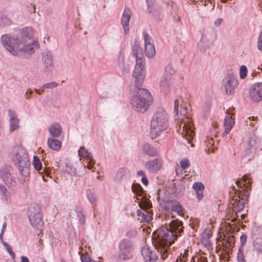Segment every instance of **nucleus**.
Returning <instances> with one entry per match:
<instances>
[{
	"label": "nucleus",
	"mask_w": 262,
	"mask_h": 262,
	"mask_svg": "<svg viewBox=\"0 0 262 262\" xmlns=\"http://www.w3.org/2000/svg\"><path fill=\"white\" fill-rule=\"evenodd\" d=\"M182 225L181 221L174 220L168 228L162 227L154 231L152 235L154 249L144 247L141 250L145 262H159V254L163 260L168 258L171 252L170 246L183 231Z\"/></svg>",
	"instance_id": "nucleus-1"
},
{
	"label": "nucleus",
	"mask_w": 262,
	"mask_h": 262,
	"mask_svg": "<svg viewBox=\"0 0 262 262\" xmlns=\"http://www.w3.org/2000/svg\"><path fill=\"white\" fill-rule=\"evenodd\" d=\"M143 81L139 82L135 79V94L130 100L133 108L140 113L146 112L151 102V96L149 92L141 86Z\"/></svg>",
	"instance_id": "nucleus-2"
},
{
	"label": "nucleus",
	"mask_w": 262,
	"mask_h": 262,
	"mask_svg": "<svg viewBox=\"0 0 262 262\" xmlns=\"http://www.w3.org/2000/svg\"><path fill=\"white\" fill-rule=\"evenodd\" d=\"M12 159L20 174L24 177L29 174L30 161L26 150L21 145H15L12 150Z\"/></svg>",
	"instance_id": "nucleus-3"
},
{
	"label": "nucleus",
	"mask_w": 262,
	"mask_h": 262,
	"mask_svg": "<svg viewBox=\"0 0 262 262\" xmlns=\"http://www.w3.org/2000/svg\"><path fill=\"white\" fill-rule=\"evenodd\" d=\"M168 126V116L162 108L158 109L155 113L150 124V136L152 139L159 136Z\"/></svg>",
	"instance_id": "nucleus-4"
},
{
	"label": "nucleus",
	"mask_w": 262,
	"mask_h": 262,
	"mask_svg": "<svg viewBox=\"0 0 262 262\" xmlns=\"http://www.w3.org/2000/svg\"><path fill=\"white\" fill-rule=\"evenodd\" d=\"M132 51L136 58V64L133 76L140 82L144 80L145 73L143 62L144 55L143 51L139 44L135 42L132 47Z\"/></svg>",
	"instance_id": "nucleus-5"
},
{
	"label": "nucleus",
	"mask_w": 262,
	"mask_h": 262,
	"mask_svg": "<svg viewBox=\"0 0 262 262\" xmlns=\"http://www.w3.org/2000/svg\"><path fill=\"white\" fill-rule=\"evenodd\" d=\"M28 217L32 226L37 230H40L43 225L41 209L39 205L31 204L28 209Z\"/></svg>",
	"instance_id": "nucleus-6"
},
{
	"label": "nucleus",
	"mask_w": 262,
	"mask_h": 262,
	"mask_svg": "<svg viewBox=\"0 0 262 262\" xmlns=\"http://www.w3.org/2000/svg\"><path fill=\"white\" fill-rule=\"evenodd\" d=\"M134 249L135 247L130 241L127 239H123L119 245L118 259L123 261L132 259Z\"/></svg>",
	"instance_id": "nucleus-7"
},
{
	"label": "nucleus",
	"mask_w": 262,
	"mask_h": 262,
	"mask_svg": "<svg viewBox=\"0 0 262 262\" xmlns=\"http://www.w3.org/2000/svg\"><path fill=\"white\" fill-rule=\"evenodd\" d=\"M1 41L5 48L13 55H16L21 45L18 37L15 39L8 34L2 36Z\"/></svg>",
	"instance_id": "nucleus-8"
},
{
	"label": "nucleus",
	"mask_w": 262,
	"mask_h": 262,
	"mask_svg": "<svg viewBox=\"0 0 262 262\" xmlns=\"http://www.w3.org/2000/svg\"><path fill=\"white\" fill-rule=\"evenodd\" d=\"M180 128H182L183 137L186 139L188 143L191 144L194 136L191 120L188 117L183 119L180 124Z\"/></svg>",
	"instance_id": "nucleus-9"
},
{
	"label": "nucleus",
	"mask_w": 262,
	"mask_h": 262,
	"mask_svg": "<svg viewBox=\"0 0 262 262\" xmlns=\"http://www.w3.org/2000/svg\"><path fill=\"white\" fill-rule=\"evenodd\" d=\"M237 83V80L233 74L227 75L223 80L221 90L227 94H232Z\"/></svg>",
	"instance_id": "nucleus-10"
},
{
	"label": "nucleus",
	"mask_w": 262,
	"mask_h": 262,
	"mask_svg": "<svg viewBox=\"0 0 262 262\" xmlns=\"http://www.w3.org/2000/svg\"><path fill=\"white\" fill-rule=\"evenodd\" d=\"M12 168L9 166H4L0 169V178L7 185L13 187L16 182L14 178L11 174Z\"/></svg>",
	"instance_id": "nucleus-11"
},
{
	"label": "nucleus",
	"mask_w": 262,
	"mask_h": 262,
	"mask_svg": "<svg viewBox=\"0 0 262 262\" xmlns=\"http://www.w3.org/2000/svg\"><path fill=\"white\" fill-rule=\"evenodd\" d=\"M240 193L241 191L236 196H233L230 200L229 204V207L236 213L242 211L245 207V200L241 197Z\"/></svg>",
	"instance_id": "nucleus-12"
},
{
	"label": "nucleus",
	"mask_w": 262,
	"mask_h": 262,
	"mask_svg": "<svg viewBox=\"0 0 262 262\" xmlns=\"http://www.w3.org/2000/svg\"><path fill=\"white\" fill-rule=\"evenodd\" d=\"M262 149V145L260 140L256 136L253 135L250 137L248 146L246 148L247 152L252 154L255 152L257 150H261Z\"/></svg>",
	"instance_id": "nucleus-13"
},
{
	"label": "nucleus",
	"mask_w": 262,
	"mask_h": 262,
	"mask_svg": "<svg viewBox=\"0 0 262 262\" xmlns=\"http://www.w3.org/2000/svg\"><path fill=\"white\" fill-rule=\"evenodd\" d=\"M38 47L39 44L37 41H31L24 45L23 47H19L18 50H19L21 54L27 58L34 53L35 48H38Z\"/></svg>",
	"instance_id": "nucleus-14"
},
{
	"label": "nucleus",
	"mask_w": 262,
	"mask_h": 262,
	"mask_svg": "<svg viewBox=\"0 0 262 262\" xmlns=\"http://www.w3.org/2000/svg\"><path fill=\"white\" fill-rule=\"evenodd\" d=\"M250 97L253 101L258 102L262 99V83L254 84L250 91Z\"/></svg>",
	"instance_id": "nucleus-15"
},
{
	"label": "nucleus",
	"mask_w": 262,
	"mask_h": 262,
	"mask_svg": "<svg viewBox=\"0 0 262 262\" xmlns=\"http://www.w3.org/2000/svg\"><path fill=\"white\" fill-rule=\"evenodd\" d=\"M147 5V11L152 14L154 17L157 19H161V8L157 6L156 0H146Z\"/></svg>",
	"instance_id": "nucleus-16"
},
{
	"label": "nucleus",
	"mask_w": 262,
	"mask_h": 262,
	"mask_svg": "<svg viewBox=\"0 0 262 262\" xmlns=\"http://www.w3.org/2000/svg\"><path fill=\"white\" fill-rule=\"evenodd\" d=\"M162 165L161 160L156 158L147 161L145 164V167L149 172L155 173L161 169Z\"/></svg>",
	"instance_id": "nucleus-17"
},
{
	"label": "nucleus",
	"mask_w": 262,
	"mask_h": 262,
	"mask_svg": "<svg viewBox=\"0 0 262 262\" xmlns=\"http://www.w3.org/2000/svg\"><path fill=\"white\" fill-rule=\"evenodd\" d=\"M131 15V11L128 8H125L121 18V25L125 34H127L129 31L128 24Z\"/></svg>",
	"instance_id": "nucleus-18"
},
{
	"label": "nucleus",
	"mask_w": 262,
	"mask_h": 262,
	"mask_svg": "<svg viewBox=\"0 0 262 262\" xmlns=\"http://www.w3.org/2000/svg\"><path fill=\"white\" fill-rule=\"evenodd\" d=\"M130 176L129 170L126 168H120L114 178V181L117 183L124 181Z\"/></svg>",
	"instance_id": "nucleus-19"
},
{
	"label": "nucleus",
	"mask_w": 262,
	"mask_h": 262,
	"mask_svg": "<svg viewBox=\"0 0 262 262\" xmlns=\"http://www.w3.org/2000/svg\"><path fill=\"white\" fill-rule=\"evenodd\" d=\"M173 81L174 79L173 77H166L162 75L160 83L161 91L165 93L168 92L170 86L172 85Z\"/></svg>",
	"instance_id": "nucleus-20"
},
{
	"label": "nucleus",
	"mask_w": 262,
	"mask_h": 262,
	"mask_svg": "<svg viewBox=\"0 0 262 262\" xmlns=\"http://www.w3.org/2000/svg\"><path fill=\"white\" fill-rule=\"evenodd\" d=\"M33 35V31L31 29L28 28L25 30H23L19 33L18 38L21 43L26 42L28 40L30 39Z\"/></svg>",
	"instance_id": "nucleus-21"
},
{
	"label": "nucleus",
	"mask_w": 262,
	"mask_h": 262,
	"mask_svg": "<svg viewBox=\"0 0 262 262\" xmlns=\"http://www.w3.org/2000/svg\"><path fill=\"white\" fill-rule=\"evenodd\" d=\"M142 151L143 154L152 157H156L158 154L157 149L148 143H145L142 146Z\"/></svg>",
	"instance_id": "nucleus-22"
},
{
	"label": "nucleus",
	"mask_w": 262,
	"mask_h": 262,
	"mask_svg": "<svg viewBox=\"0 0 262 262\" xmlns=\"http://www.w3.org/2000/svg\"><path fill=\"white\" fill-rule=\"evenodd\" d=\"M48 130L51 137L56 138L60 135L62 128L59 123H54L49 126Z\"/></svg>",
	"instance_id": "nucleus-23"
},
{
	"label": "nucleus",
	"mask_w": 262,
	"mask_h": 262,
	"mask_svg": "<svg viewBox=\"0 0 262 262\" xmlns=\"http://www.w3.org/2000/svg\"><path fill=\"white\" fill-rule=\"evenodd\" d=\"M236 184L238 188H243L244 186L246 190L248 191L250 189L252 181L249 176L246 174L243 177L242 182L237 181Z\"/></svg>",
	"instance_id": "nucleus-24"
},
{
	"label": "nucleus",
	"mask_w": 262,
	"mask_h": 262,
	"mask_svg": "<svg viewBox=\"0 0 262 262\" xmlns=\"http://www.w3.org/2000/svg\"><path fill=\"white\" fill-rule=\"evenodd\" d=\"M42 61L46 69L50 68L53 66V60L51 53L48 50H46L42 54Z\"/></svg>",
	"instance_id": "nucleus-25"
},
{
	"label": "nucleus",
	"mask_w": 262,
	"mask_h": 262,
	"mask_svg": "<svg viewBox=\"0 0 262 262\" xmlns=\"http://www.w3.org/2000/svg\"><path fill=\"white\" fill-rule=\"evenodd\" d=\"M48 146L53 150H58L60 147L61 143V142L55 138V137L49 138L47 141Z\"/></svg>",
	"instance_id": "nucleus-26"
},
{
	"label": "nucleus",
	"mask_w": 262,
	"mask_h": 262,
	"mask_svg": "<svg viewBox=\"0 0 262 262\" xmlns=\"http://www.w3.org/2000/svg\"><path fill=\"white\" fill-rule=\"evenodd\" d=\"M234 119L231 116H226L224 120L225 130L224 134L227 135L234 125Z\"/></svg>",
	"instance_id": "nucleus-27"
},
{
	"label": "nucleus",
	"mask_w": 262,
	"mask_h": 262,
	"mask_svg": "<svg viewBox=\"0 0 262 262\" xmlns=\"http://www.w3.org/2000/svg\"><path fill=\"white\" fill-rule=\"evenodd\" d=\"M119 67L123 74H126L129 72L128 61L126 60L123 57H120L119 58Z\"/></svg>",
	"instance_id": "nucleus-28"
},
{
	"label": "nucleus",
	"mask_w": 262,
	"mask_h": 262,
	"mask_svg": "<svg viewBox=\"0 0 262 262\" xmlns=\"http://www.w3.org/2000/svg\"><path fill=\"white\" fill-rule=\"evenodd\" d=\"M193 189L196 191V196L198 200L203 199V191L204 189V186L201 182H196L193 184Z\"/></svg>",
	"instance_id": "nucleus-29"
},
{
	"label": "nucleus",
	"mask_w": 262,
	"mask_h": 262,
	"mask_svg": "<svg viewBox=\"0 0 262 262\" xmlns=\"http://www.w3.org/2000/svg\"><path fill=\"white\" fill-rule=\"evenodd\" d=\"M0 195L2 200L6 202H9L11 201L10 193L6 187L2 184H0Z\"/></svg>",
	"instance_id": "nucleus-30"
},
{
	"label": "nucleus",
	"mask_w": 262,
	"mask_h": 262,
	"mask_svg": "<svg viewBox=\"0 0 262 262\" xmlns=\"http://www.w3.org/2000/svg\"><path fill=\"white\" fill-rule=\"evenodd\" d=\"M10 131L13 132L19 127V120L15 113H10Z\"/></svg>",
	"instance_id": "nucleus-31"
},
{
	"label": "nucleus",
	"mask_w": 262,
	"mask_h": 262,
	"mask_svg": "<svg viewBox=\"0 0 262 262\" xmlns=\"http://www.w3.org/2000/svg\"><path fill=\"white\" fill-rule=\"evenodd\" d=\"M139 206L143 210H148L152 207V204L150 200L146 197L142 196L139 203Z\"/></svg>",
	"instance_id": "nucleus-32"
},
{
	"label": "nucleus",
	"mask_w": 262,
	"mask_h": 262,
	"mask_svg": "<svg viewBox=\"0 0 262 262\" xmlns=\"http://www.w3.org/2000/svg\"><path fill=\"white\" fill-rule=\"evenodd\" d=\"M145 52L148 57H153L156 53L154 44L148 43L145 46Z\"/></svg>",
	"instance_id": "nucleus-33"
},
{
	"label": "nucleus",
	"mask_w": 262,
	"mask_h": 262,
	"mask_svg": "<svg viewBox=\"0 0 262 262\" xmlns=\"http://www.w3.org/2000/svg\"><path fill=\"white\" fill-rule=\"evenodd\" d=\"M253 247L254 250L258 253H262V237L254 239L253 241Z\"/></svg>",
	"instance_id": "nucleus-34"
},
{
	"label": "nucleus",
	"mask_w": 262,
	"mask_h": 262,
	"mask_svg": "<svg viewBox=\"0 0 262 262\" xmlns=\"http://www.w3.org/2000/svg\"><path fill=\"white\" fill-rule=\"evenodd\" d=\"M176 70L173 68L171 64H168L165 68V71L163 74V76L166 77H173V75L174 74Z\"/></svg>",
	"instance_id": "nucleus-35"
},
{
	"label": "nucleus",
	"mask_w": 262,
	"mask_h": 262,
	"mask_svg": "<svg viewBox=\"0 0 262 262\" xmlns=\"http://www.w3.org/2000/svg\"><path fill=\"white\" fill-rule=\"evenodd\" d=\"M78 155L80 157H82L85 159H89L92 158L90 152L86 150L84 147H81L78 150Z\"/></svg>",
	"instance_id": "nucleus-36"
},
{
	"label": "nucleus",
	"mask_w": 262,
	"mask_h": 262,
	"mask_svg": "<svg viewBox=\"0 0 262 262\" xmlns=\"http://www.w3.org/2000/svg\"><path fill=\"white\" fill-rule=\"evenodd\" d=\"M172 211L180 214L183 211V207L179 202H174L172 205Z\"/></svg>",
	"instance_id": "nucleus-37"
},
{
	"label": "nucleus",
	"mask_w": 262,
	"mask_h": 262,
	"mask_svg": "<svg viewBox=\"0 0 262 262\" xmlns=\"http://www.w3.org/2000/svg\"><path fill=\"white\" fill-rule=\"evenodd\" d=\"M86 195L89 201L92 204H95L96 202V198L94 193L91 190H88Z\"/></svg>",
	"instance_id": "nucleus-38"
},
{
	"label": "nucleus",
	"mask_w": 262,
	"mask_h": 262,
	"mask_svg": "<svg viewBox=\"0 0 262 262\" xmlns=\"http://www.w3.org/2000/svg\"><path fill=\"white\" fill-rule=\"evenodd\" d=\"M34 167V168L39 171L42 169V164L40 159L36 156L33 158Z\"/></svg>",
	"instance_id": "nucleus-39"
},
{
	"label": "nucleus",
	"mask_w": 262,
	"mask_h": 262,
	"mask_svg": "<svg viewBox=\"0 0 262 262\" xmlns=\"http://www.w3.org/2000/svg\"><path fill=\"white\" fill-rule=\"evenodd\" d=\"M152 219V217L151 214L146 211L144 214V216H143L142 218H138V220L140 221V222L148 223Z\"/></svg>",
	"instance_id": "nucleus-40"
},
{
	"label": "nucleus",
	"mask_w": 262,
	"mask_h": 262,
	"mask_svg": "<svg viewBox=\"0 0 262 262\" xmlns=\"http://www.w3.org/2000/svg\"><path fill=\"white\" fill-rule=\"evenodd\" d=\"M132 189L133 191L137 194H141L143 191L141 186L138 184H134L132 185Z\"/></svg>",
	"instance_id": "nucleus-41"
},
{
	"label": "nucleus",
	"mask_w": 262,
	"mask_h": 262,
	"mask_svg": "<svg viewBox=\"0 0 262 262\" xmlns=\"http://www.w3.org/2000/svg\"><path fill=\"white\" fill-rule=\"evenodd\" d=\"M10 24V20L7 16H3L0 18V26H6L9 25Z\"/></svg>",
	"instance_id": "nucleus-42"
},
{
	"label": "nucleus",
	"mask_w": 262,
	"mask_h": 262,
	"mask_svg": "<svg viewBox=\"0 0 262 262\" xmlns=\"http://www.w3.org/2000/svg\"><path fill=\"white\" fill-rule=\"evenodd\" d=\"M247 74V69L245 66H242L240 68L239 75L241 79H244Z\"/></svg>",
	"instance_id": "nucleus-43"
},
{
	"label": "nucleus",
	"mask_w": 262,
	"mask_h": 262,
	"mask_svg": "<svg viewBox=\"0 0 262 262\" xmlns=\"http://www.w3.org/2000/svg\"><path fill=\"white\" fill-rule=\"evenodd\" d=\"M211 108V102L209 101H208L205 102V104L203 107V111L205 115H207V114L209 112Z\"/></svg>",
	"instance_id": "nucleus-44"
},
{
	"label": "nucleus",
	"mask_w": 262,
	"mask_h": 262,
	"mask_svg": "<svg viewBox=\"0 0 262 262\" xmlns=\"http://www.w3.org/2000/svg\"><path fill=\"white\" fill-rule=\"evenodd\" d=\"M57 86V83L56 82L52 81L49 83L44 84L42 88L47 89H51L56 88Z\"/></svg>",
	"instance_id": "nucleus-45"
},
{
	"label": "nucleus",
	"mask_w": 262,
	"mask_h": 262,
	"mask_svg": "<svg viewBox=\"0 0 262 262\" xmlns=\"http://www.w3.org/2000/svg\"><path fill=\"white\" fill-rule=\"evenodd\" d=\"M181 168L183 169H185L189 167L190 163L188 159H184L181 160L180 162Z\"/></svg>",
	"instance_id": "nucleus-46"
},
{
	"label": "nucleus",
	"mask_w": 262,
	"mask_h": 262,
	"mask_svg": "<svg viewBox=\"0 0 262 262\" xmlns=\"http://www.w3.org/2000/svg\"><path fill=\"white\" fill-rule=\"evenodd\" d=\"M82 262H95L91 259L89 255L86 254H82L80 256Z\"/></svg>",
	"instance_id": "nucleus-47"
},
{
	"label": "nucleus",
	"mask_w": 262,
	"mask_h": 262,
	"mask_svg": "<svg viewBox=\"0 0 262 262\" xmlns=\"http://www.w3.org/2000/svg\"><path fill=\"white\" fill-rule=\"evenodd\" d=\"M180 113L182 116H186L187 113L186 104H181L180 106Z\"/></svg>",
	"instance_id": "nucleus-48"
},
{
	"label": "nucleus",
	"mask_w": 262,
	"mask_h": 262,
	"mask_svg": "<svg viewBox=\"0 0 262 262\" xmlns=\"http://www.w3.org/2000/svg\"><path fill=\"white\" fill-rule=\"evenodd\" d=\"M145 46L148 43H153L152 39L148 34H146L144 36Z\"/></svg>",
	"instance_id": "nucleus-49"
},
{
	"label": "nucleus",
	"mask_w": 262,
	"mask_h": 262,
	"mask_svg": "<svg viewBox=\"0 0 262 262\" xmlns=\"http://www.w3.org/2000/svg\"><path fill=\"white\" fill-rule=\"evenodd\" d=\"M237 260L238 262H245L244 255L243 252H241L240 250L237 254Z\"/></svg>",
	"instance_id": "nucleus-50"
},
{
	"label": "nucleus",
	"mask_w": 262,
	"mask_h": 262,
	"mask_svg": "<svg viewBox=\"0 0 262 262\" xmlns=\"http://www.w3.org/2000/svg\"><path fill=\"white\" fill-rule=\"evenodd\" d=\"M257 47L260 51H262V31L258 37Z\"/></svg>",
	"instance_id": "nucleus-51"
},
{
	"label": "nucleus",
	"mask_w": 262,
	"mask_h": 262,
	"mask_svg": "<svg viewBox=\"0 0 262 262\" xmlns=\"http://www.w3.org/2000/svg\"><path fill=\"white\" fill-rule=\"evenodd\" d=\"M28 10L30 13H34L35 12V5L32 4H30L27 6Z\"/></svg>",
	"instance_id": "nucleus-52"
},
{
	"label": "nucleus",
	"mask_w": 262,
	"mask_h": 262,
	"mask_svg": "<svg viewBox=\"0 0 262 262\" xmlns=\"http://www.w3.org/2000/svg\"><path fill=\"white\" fill-rule=\"evenodd\" d=\"M179 101L178 99H176L174 102V111L176 114L178 115L179 114Z\"/></svg>",
	"instance_id": "nucleus-53"
},
{
	"label": "nucleus",
	"mask_w": 262,
	"mask_h": 262,
	"mask_svg": "<svg viewBox=\"0 0 262 262\" xmlns=\"http://www.w3.org/2000/svg\"><path fill=\"white\" fill-rule=\"evenodd\" d=\"M6 248L7 249V252L9 253V254L11 256L12 258L13 259H14L15 257V254L14 252L12 251V248L10 246H9L8 247H7Z\"/></svg>",
	"instance_id": "nucleus-54"
},
{
	"label": "nucleus",
	"mask_w": 262,
	"mask_h": 262,
	"mask_svg": "<svg viewBox=\"0 0 262 262\" xmlns=\"http://www.w3.org/2000/svg\"><path fill=\"white\" fill-rule=\"evenodd\" d=\"M241 246H244L246 243L247 241V236L246 234H243L240 237Z\"/></svg>",
	"instance_id": "nucleus-55"
},
{
	"label": "nucleus",
	"mask_w": 262,
	"mask_h": 262,
	"mask_svg": "<svg viewBox=\"0 0 262 262\" xmlns=\"http://www.w3.org/2000/svg\"><path fill=\"white\" fill-rule=\"evenodd\" d=\"M88 160H89V161L88 162V164H87V168L89 169H91L93 167V165L94 164V161L92 159V158Z\"/></svg>",
	"instance_id": "nucleus-56"
},
{
	"label": "nucleus",
	"mask_w": 262,
	"mask_h": 262,
	"mask_svg": "<svg viewBox=\"0 0 262 262\" xmlns=\"http://www.w3.org/2000/svg\"><path fill=\"white\" fill-rule=\"evenodd\" d=\"M78 216L79 217L80 222L81 223L83 224L85 222L84 216L81 211L78 213Z\"/></svg>",
	"instance_id": "nucleus-57"
},
{
	"label": "nucleus",
	"mask_w": 262,
	"mask_h": 262,
	"mask_svg": "<svg viewBox=\"0 0 262 262\" xmlns=\"http://www.w3.org/2000/svg\"><path fill=\"white\" fill-rule=\"evenodd\" d=\"M145 211H146L145 210H144V211H141L140 210H138L137 212L139 218H142L143 216H144Z\"/></svg>",
	"instance_id": "nucleus-58"
},
{
	"label": "nucleus",
	"mask_w": 262,
	"mask_h": 262,
	"mask_svg": "<svg viewBox=\"0 0 262 262\" xmlns=\"http://www.w3.org/2000/svg\"><path fill=\"white\" fill-rule=\"evenodd\" d=\"M32 93L33 91L31 89L27 90L25 94V95L26 96V99H29L30 98V95H32Z\"/></svg>",
	"instance_id": "nucleus-59"
},
{
	"label": "nucleus",
	"mask_w": 262,
	"mask_h": 262,
	"mask_svg": "<svg viewBox=\"0 0 262 262\" xmlns=\"http://www.w3.org/2000/svg\"><path fill=\"white\" fill-rule=\"evenodd\" d=\"M141 181L142 183L145 186H147L148 184V180L146 178V176L144 177H142Z\"/></svg>",
	"instance_id": "nucleus-60"
},
{
	"label": "nucleus",
	"mask_w": 262,
	"mask_h": 262,
	"mask_svg": "<svg viewBox=\"0 0 262 262\" xmlns=\"http://www.w3.org/2000/svg\"><path fill=\"white\" fill-rule=\"evenodd\" d=\"M137 175L139 177H144L146 176L145 173L143 170H139L137 172Z\"/></svg>",
	"instance_id": "nucleus-61"
},
{
	"label": "nucleus",
	"mask_w": 262,
	"mask_h": 262,
	"mask_svg": "<svg viewBox=\"0 0 262 262\" xmlns=\"http://www.w3.org/2000/svg\"><path fill=\"white\" fill-rule=\"evenodd\" d=\"M135 234H136L135 231L133 230V231H130L129 232H127L126 233V235L129 237H131L132 236H135Z\"/></svg>",
	"instance_id": "nucleus-62"
},
{
	"label": "nucleus",
	"mask_w": 262,
	"mask_h": 262,
	"mask_svg": "<svg viewBox=\"0 0 262 262\" xmlns=\"http://www.w3.org/2000/svg\"><path fill=\"white\" fill-rule=\"evenodd\" d=\"M21 262H29V260L26 256H22L21 257Z\"/></svg>",
	"instance_id": "nucleus-63"
},
{
	"label": "nucleus",
	"mask_w": 262,
	"mask_h": 262,
	"mask_svg": "<svg viewBox=\"0 0 262 262\" xmlns=\"http://www.w3.org/2000/svg\"><path fill=\"white\" fill-rule=\"evenodd\" d=\"M223 21V19L222 18H218L215 21V25L216 26H218L220 25Z\"/></svg>",
	"instance_id": "nucleus-64"
}]
</instances>
